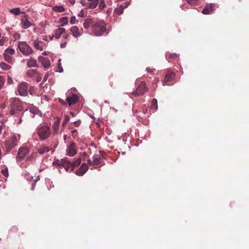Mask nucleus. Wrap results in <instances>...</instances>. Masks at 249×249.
<instances>
[{"instance_id": "nucleus-20", "label": "nucleus", "mask_w": 249, "mask_h": 249, "mask_svg": "<svg viewBox=\"0 0 249 249\" xmlns=\"http://www.w3.org/2000/svg\"><path fill=\"white\" fill-rule=\"evenodd\" d=\"M27 65L29 68L38 67L36 60V59H34L33 58H30L28 59Z\"/></svg>"}, {"instance_id": "nucleus-14", "label": "nucleus", "mask_w": 249, "mask_h": 249, "mask_svg": "<svg viewBox=\"0 0 249 249\" xmlns=\"http://www.w3.org/2000/svg\"><path fill=\"white\" fill-rule=\"evenodd\" d=\"M38 59L44 68L47 69L50 68L51 65L50 61L48 58L39 56L38 57Z\"/></svg>"}, {"instance_id": "nucleus-42", "label": "nucleus", "mask_w": 249, "mask_h": 249, "mask_svg": "<svg viewBox=\"0 0 249 249\" xmlns=\"http://www.w3.org/2000/svg\"><path fill=\"white\" fill-rule=\"evenodd\" d=\"M5 82V80L3 78L2 76L0 75V89L2 88L4 83Z\"/></svg>"}, {"instance_id": "nucleus-32", "label": "nucleus", "mask_w": 249, "mask_h": 249, "mask_svg": "<svg viewBox=\"0 0 249 249\" xmlns=\"http://www.w3.org/2000/svg\"><path fill=\"white\" fill-rule=\"evenodd\" d=\"M0 67L4 70H8L11 69V66L4 62L0 63Z\"/></svg>"}, {"instance_id": "nucleus-12", "label": "nucleus", "mask_w": 249, "mask_h": 249, "mask_svg": "<svg viewBox=\"0 0 249 249\" xmlns=\"http://www.w3.org/2000/svg\"><path fill=\"white\" fill-rule=\"evenodd\" d=\"M176 74L174 72L168 71L165 75V77L163 81V84H166L167 82H170L175 78Z\"/></svg>"}, {"instance_id": "nucleus-46", "label": "nucleus", "mask_w": 249, "mask_h": 249, "mask_svg": "<svg viewBox=\"0 0 249 249\" xmlns=\"http://www.w3.org/2000/svg\"><path fill=\"white\" fill-rule=\"evenodd\" d=\"M58 61H59V63H58V69L59 70V72H62L63 71V68H62V67L61 66V63H60V59H59Z\"/></svg>"}, {"instance_id": "nucleus-13", "label": "nucleus", "mask_w": 249, "mask_h": 249, "mask_svg": "<svg viewBox=\"0 0 249 249\" xmlns=\"http://www.w3.org/2000/svg\"><path fill=\"white\" fill-rule=\"evenodd\" d=\"M29 150L27 148L22 147L19 149L17 158L20 160H22L25 156L28 153Z\"/></svg>"}, {"instance_id": "nucleus-54", "label": "nucleus", "mask_w": 249, "mask_h": 249, "mask_svg": "<svg viewBox=\"0 0 249 249\" xmlns=\"http://www.w3.org/2000/svg\"><path fill=\"white\" fill-rule=\"evenodd\" d=\"M71 133H72V135L73 136V135L74 134L77 133V130L76 129H74V130H72L71 131Z\"/></svg>"}, {"instance_id": "nucleus-59", "label": "nucleus", "mask_w": 249, "mask_h": 249, "mask_svg": "<svg viewBox=\"0 0 249 249\" xmlns=\"http://www.w3.org/2000/svg\"><path fill=\"white\" fill-rule=\"evenodd\" d=\"M39 85H40V87L44 88V87H43V83H40Z\"/></svg>"}, {"instance_id": "nucleus-6", "label": "nucleus", "mask_w": 249, "mask_h": 249, "mask_svg": "<svg viewBox=\"0 0 249 249\" xmlns=\"http://www.w3.org/2000/svg\"><path fill=\"white\" fill-rule=\"evenodd\" d=\"M100 0H81L80 3L88 8H95L99 3Z\"/></svg>"}, {"instance_id": "nucleus-33", "label": "nucleus", "mask_w": 249, "mask_h": 249, "mask_svg": "<svg viewBox=\"0 0 249 249\" xmlns=\"http://www.w3.org/2000/svg\"><path fill=\"white\" fill-rule=\"evenodd\" d=\"M99 9L102 10L103 9H104L106 6L105 2L104 0H100V1H99Z\"/></svg>"}, {"instance_id": "nucleus-37", "label": "nucleus", "mask_w": 249, "mask_h": 249, "mask_svg": "<svg viewBox=\"0 0 249 249\" xmlns=\"http://www.w3.org/2000/svg\"><path fill=\"white\" fill-rule=\"evenodd\" d=\"M15 50L12 48H7L5 50V53L13 55L15 53Z\"/></svg>"}, {"instance_id": "nucleus-51", "label": "nucleus", "mask_w": 249, "mask_h": 249, "mask_svg": "<svg viewBox=\"0 0 249 249\" xmlns=\"http://www.w3.org/2000/svg\"><path fill=\"white\" fill-rule=\"evenodd\" d=\"M146 71L147 72H152L153 71V69L150 68H146Z\"/></svg>"}, {"instance_id": "nucleus-56", "label": "nucleus", "mask_w": 249, "mask_h": 249, "mask_svg": "<svg viewBox=\"0 0 249 249\" xmlns=\"http://www.w3.org/2000/svg\"><path fill=\"white\" fill-rule=\"evenodd\" d=\"M4 43V40H2V39L0 40V46H2V45H3Z\"/></svg>"}, {"instance_id": "nucleus-2", "label": "nucleus", "mask_w": 249, "mask_h": 249, "mask_svg": "<svg viewBox=\"0 0 249 249\" xmlns=\"http://www.w3.org/2000/svg\"><path fill=\"white\" fill-rule=\"evenodd\" d=\"M51 131L50 127L46 125L38 127L37 129V134L41 141L45 140L50 136Z\"/></svg>"}, {"instance_id": "nucleus-4", "label": "nucleus", "mask_w": 249, "mask_h": 249, "mask_svg": "<svg viewBox=\"0 0 249 249\" xmlns=\"http://www.w3.org/2000/svg\"><path fill=\"white\" fill-rule=\"evenodd\" d=\"M18 48L24 55L29 56L32 54L33 50L25 42H19Z\"/></svg>"}, {"instance_id": "nucleus-26", "label": "nucleus", "mask_w": 249, "mask_h": 249, "mask_svg": "<svg viewBox=\"0 0 249 249\" xmlns=\"http://www.w3.org/2000/svg\"><path fill=\"white\" fill-rule=\"evenodd\" d=\"M93 165H97L101 163V158L100 156L94 155L93 157Z\"/></svg>"}, {"instance_id": "nucleus-39", "label": "nucleus", "mask_w": 249, "mask_h": 249, "mask_svg": "<svg viewBox=\"0 0 249 249\" xmlns=\"http://www.w3.org/2000/svg\"><path fill=\"white\" fill-rule=\"evenodd\" d=\"M78 20L76 19V18L74 16L72 17L71 18L70 23L71 24H75L77 23Z\"/></svg>"}, {"instance_id": "nucleus-21", "label": "nucleus", "mask_w": 249, "mask_h": 249, "mask_svg": "<svg viewBox=\"0 0 249 249\" xmlns=\"http://www.w3.org/2000/svg\"><path fill=\"white\" fill-rule=\"evenodd\" d=\"M50 150V147L42 145L37 149V152L39 154H43L45 153L49 152Z\"/></svg>"}, {"instance_id": "nucleus-10", "label": "nucleus", "mask_w": 249, "mask_h": 249, "mask_svg": "<svg viewBox=\"0 0 249 249\" xmlns=\"http://www.w3.org/2000/svg\"><path fill=\"white\" fill-rule=\"evenodd\" d=\"M67 152L68 155L70 156H73L77 153L76 145L74 142H72L70 143L67 150Z\"/></svg>"}, {"instance_id": "nucleus-7", "label": "nucleus", "mask_w": 249, "mask_h": 249, "mask_svg": "<svg viewBox=\"0 0 249 249\" xmlns=\"http://www.w3.org/2000/svg\"><path fill=\"white\" fill-rule=\"evenodd\" d=\"M17 144V138L13 136L8 139H7L5 142V145L7 151H10L12 148Z\"/></svg>"}, {"instance_id": "nucleus-27", "label": "nucleus", "mask_w": 249, "mask_h": 249, "mask_svg": "<svg viewBox=\"0 0 249 249\" xmlns=\"http://www.w3.org/2000/svg\"><path fill=\"white\" fill-rule=\"evenodd\" d=\"M37 70L30 69L27 71V75L29 77H33L35 74H37Z\"/></svg>"}, {"instance_id": "nucleus-16", "label": "nucleus", "mask_w": 249, "mask_h": 249, "mask_svg": "<svg viewBox=\"0 0 249 249\" xmlns=\"http://www.w3.org/2000/svg\"><path fill=\"white\" fill-rule=\"evenodd\" d=\"M213 3H209L206 4L202 11V13L205 15L209 14L213 10Z\"/></svg>"}, {"instance_id": "nucleus-30", "label": "nucleus", "mask_w": 249, "mask_h": 249, "mask_svg": "<svg viewBox=\"0 0 249 249\" xmlns=\"http://www.w3.org/2000/svg\"><path fill=\"white\" fill-rule=\"evenodd\" d=\"M59 22L61 23V26H63L68 23V18L66 17L61 18Z\"/></svg>"}, {"instance_id": "nucleus-45", "label": "nucleus", "mask_w": 249, "mask_h": 249, "mask_svg": "<svg viewBox=\"0 0 249 249\" xmlns=\"http://www.w3.org/2000/svg\"><path fill=\"white\" fill-rule=\"evenodd\" d=\"M81 122L79 120L72 123V124H73L74 126L76 127H79L80 126V125L81 124Z\"/></svg>"}, {"instance_id": "nucleus-48", "label": "nucleus", "mask_w": 249, "mask_h": 249, "mask_svg": "<svg viewBox=\"0 0 249 249\" xmlns=\"http://www.w3.org/2000/svg\"><path fill=\"white\" fill-rule=\"evenodd\" d=\"M59 101L60 103V104L62 105H66V102L64 101L63 99L59 98Z\"/></svg>"}, {"instance_id": "nucleus-8", "label": "nucleus", "mask_w": 249, "mask_h": 249, "mask_svg": "<svg viewBox=\"0 0 249 249\" xmlns=\"http://www.w3.org/2000/svg\"><path fill=\"white\" fill-rule=\"evenodd\" d=\"M28 84L25 82L20 83L18 86V92L20 96L27 95Z\"/></svg>"}, {"instance_id": "nucleus-64", "label": "nucleus", "mask_w": 249, "mask_h": 249, "mask_svg": "<svg viewBox=\"0 0 249 249\" xmlns=\"http://www.w3.org/2000/svg\"><path fill=\"white\" fill-rule=\"evenodd\" d=\"M42 54H43V55H46V54H47V53H46L45 52H44V53H42Z\"/></svg>"}, {"instance_id": "nucleus-25", "label": "nucleus", "mask_w": 249, "mask_h": 249, "mask_svg": "<svg viewBox=\"0 0 249 249\" xmlns=\"http://www.w3.org/2000/svg\"><path fill=\"white\" fill-rule=\"evenodd\" d=\"M81 162V159L80 158H77L74 161L71 162V171L74 170V167L79 166Z\"/></svg>"}, {"instance_id": "nucleus-31", "label": "nucleus", "mask_w": 249, "mask_h": 249, "mask_svg": "<svg viewBox=\"0 0 249 249\" xmlns=\"http://www.w3.org/2000/svg\"><path fill=\"white\" fill-rule=\"evenodd\" d=\"M53 10L56 12H62L65 11V8L62 6H56L53 7Z\"/></svg>"}, {"instance_id": "nucleus-63", "label": "nucleus", "mask_w": 249, "mask_h": 249, "mask_svg": "<svg viewBox=\"0 0 249 249\" xmlns=\"http://www.w3.org/2000/svg\"><path fill=\"white\" fill-rule=\"evenodd\" d=\"M38 50H40L41 51H42L43 50V48L42 47H39V48Z\"/></svg>"}, {"instance_id": "nucleus-47", "label": "nucleus", "mask_w": 249, "mask_h": 249, "mask_svg": "<svg viewBox=\"0 0 249 249\" xmlns=\"http://www.w3.org/2000/svg\"><path fill=\"white\" fill-rule=\"evenodd\" d=\"M99 153H100V155L99 156H101L103 158H105L106 157V154L105 153V152H104L103 151H99Z\"/></svg>"}, {"instance_id": "nucleus-9", "label": "nucleus", "mask_w": 249, "mask_h": 249, "mask_svg": "<svg viewBox=\"0 0 249 249\" xmlns=\"http://www.w3.org/2000/svg\"><path fill=\"white\" fill-rule=\"evenodd\" d=\"M20 22L21 27L24 29H26L32 25L31 22L28 20V15H25L24 17L21 18Z\"/></svg>"}, {"instance_id": "nucleus-49", "label": "nucleus", "mask_w": 249, "mask_h": 249, "mask_svg": "<svg viewBox=\"0 0 249 249\" xmlns=\"http://www.w3.org/2000/svg\"><path fill=\"white\" fill-rule=\"evenodd\" d=\"M78 16L80 17H84V10H81L79 14H78Z\"/></svg>"}, {"instance_id": "nucleus-1", "label": "nucleus", "mask_w": 249, "mask_h": 249, "mask_svg": "<svg viewBox=\"0 0 249 249\" xmlns=\"http://www.w3.org/2000/svg\"><path fill=\"white\" fill-rule=\"evenodd\" d=\"M92 30L96 36H100L104 33L107 34V32L106 24L104 21L94 22L92 25Z\"/></svg>"}, {"instance_id": "nucleus-18", "label": "nucleus", "mask_w": 249, "mask_h": 249, "mask_svg": "<svg viewBox=\"0 0 249 249\" xmlns=\"http://www.w3.org/2000/svg\"><path fill=\"white\" fill-rule=\"evenodd\" d=\"M65 32L66 29L65 28H59L55 30V35L53 36H54L56 39H59L63 33H65Z\"/></svg>"}, {"instance_id": "nucleus-58", "label": "nucleus", "mask_w": 249, "mask_h": 249, "mask_svg": "<svg viewBox=\"0 0 249 249\" xmlns=\"http://www.w3.org/2000/svg\"><path fill=\"white\" fill-rule=\"evenodd\" d=\"M66 46V43H64V44H61V48H63V47H65Z\"/></svg>"}, {"instance_id": "nucleus-55", "label": "nucleus", "mask_w": 249, "mask_h": 249, "mask_svg": "<svg viewBox=\"0 0 249 249\" xmlns=\"http://www.w3.org/2000/svg\"><path fill=\"white\" fill-rule=\"evenodd\" d=\"M48 78V74H47V75H46L44 76V79H43V81H44V82L46 81L47 80Z\"/></svg>"}, {"instance_id": "nucleus-36", "label": "nucleus", "mask_w": 249, "mask_h": 249, "mask_svg": "<svg viewBox=\"0 0 249 249\" xmlns=\"http://www.w3.org/2000/svg\"><path fill=\"white\" fill-rule=\"evenodd\" d=\"M1 173L4 176H5V177L7 178L8 177V176H9L8 168H6L5 169H2L1 170Z\"/></svg>"}, {"instance_id": "nucleus-3", "label": "nucleus", "mask_w": 249, "mask_h": 249, "mask_svg": "<svg viewBox=\"0 0 249 249\" xmlns=\"http://www.w3.org/2000/svg\"><path fill=\"white\" fill-rule=\"evenodd\" d=\"M23 110V107L21 106L20 100L18 99L14 98L13 99L10 114L11 115L17 114L18 112Z\"/></svg>"}, {"instance_id": "nucleus-43", "label": "nucleus", "mask_w": 249, "mask_h": 249, "mask_svg": "<svg viewBox=\"0 0 249 249\" xmlns=\"http://www.w3.org/2000/svg\"><path fill=\"white\" fill-rule=\"evenodd\" d=\"M130 3L129 2H124L123 4L120 5V6L123 8V9L124 10L125 8H127L128 6L129 5Z\"/></svg>"}, {"instance_id": "nucleus-38", "label": "nucleus", "mask_w": 249, "mask_h": 249, "mask_svg": "<svg viewBox=\"0 0 249 249\" xmlns=\"http://www.w3.org/2000/svg\"><path fill=\"white\" fill-rule=\"evenodd\" d=\"M152 106L155 109L158 108L157 101L156 99H153L152 101Z\"/></svg>"}, {"instance_id": "nucleus-61", "label": "nucleus", "mask_w": 249, "mask_h": 249, "mask_svg": "<svg viewBox=\"0 0 249 249\" xmlns=\"http://www.w3.org/2000/svg\"><path fill=\"white\" fill-rule=\"evenodd\" d=\"M21 122V118L20 117V119H19V122H18V124H20Z\"/></svg>"}, {"instance_id": "nucleus-24", "label": "nucleus", "mask_w": 249, "mask_h": 249, "mask_svg": "<svg viewBox=\"0 0 249 249\" xmlns=\"http://www.w3.org/2000/svg\"><path fill=\"white\" fill-rule=\"evenodd\" d=\"M166 59L170 62L171 60H175L178 58V55L176 53H166Z\"/></svg>"}, {"instance_id": "nucleus-62", "label": "nucleus", "mask_w": 249, "mask_h": 249, "mask_svg": "<svg viewBox=\"0 0 249 249\" xmlns=\"http://www.w3.org/2000/svg\"><path fill=\"white\" fill-rule=\"evenodd\" d=\"M71 114L72 115V116H74V113L72 112H70Z\"/></svg>"}, {"instance_id": "nucleus-5", "label": "nucleus", "mask_w": 249, "mask_h": 249, "mask_svg": "<svg viewBox=\"0 0 249 249\" xmlns=\"http://www.w3.org/2000/svg\"><path fill=\"white\" fill-rule=\"evenodd\" d=\"M148 91V89L146 87V84L144 82H142L138 86L137 89L132 92V94L135 96H139L143 95L146 91Z\"/></svg>"}, {"instance_id": "nucleus-41", "label": "nucleus", "mask_w": 249, "mask_h": 249, "mask_svg": "<svg viewBox=\"0 0 249 249\" xmlns=\"http://www.w3.org/2000/svg\"><path fill=\"white\" fill-rule=\"evenodd\" d=\"M33 44H34V47L36 49H39V47H40V42L39 41L36 40L33 42Z\"/></svg>"}, {"instance_id": "nucleus-57", "label": "nucleus", "mask_w": 249, "mask_h": 249, "mask_svg": "<svg viewBox=\"0 0 249 249\" xmlns=\"http://www.w3.org/2000/svg\"><path fill=\"white\" fill-rule=\"evenodd\" d=\"M71 4H74L75 3V0H68Z\"/></svg>"}, {"instance_id": "nucleus-34", "label": "nucleus", "mask_w": 249, "mask_h": 249, "mask_svg": "<svg viewBox=\"0 0 249 249\" xmlns=\"http://www.w3.org/2000/svg\"><path fill=\"white\" fill-rule=\"evenodd\" d=\"M70 118L68 115H65L64 120L62 122V126L65 127L66 124L69 121Z\"/></svg>"}, {"instance_id": "nucleus-40", "label": "nucleus", "mask_w": 249, "mask_h": 249, "mask_svg": "<svg viewBox=\"0 0 249 249\" xmlns=\"http://www.w3.org/2000/svg\"><path fill=\"white\" fill-rule=\"evenodd\" d=\"M199 0H187V2L192 5H195L197 4Z\"/></svg>"}, {"instance_id": "nucleus-29", "label": "nucleus", "mask_w": 249, "mask_h": 249, "mask_svg": "<svg viewBox=\"0 0 249 249\" xmlns=\"http://www.w3.org/2000/svg\"><path fill=\"white\" fill-rule=\"evenodd\" d=\"M124 12L123 8H122L120 6L118 7H116L114 11V14L116 15H120L122 14Z\"/></svg>"}, {"instance_id": "nucleus-28", "label": "nucleus", "mask_w": 249, "mask_h": 249, "mask_svg": "<svg viewBox=\"0 0 249 249\" xmlns=\"http://www.w3.org/2000/svg\"><path fill=\"white\" fill-rule=\"evenodd\" d=\"M9 12L13 14H14L15 15H18L20 13H22L23 12H20V8H13L10 10Z\"/></svg>"}, {"instance_id": "nucleus-22", "label": "nucleus", "mask_w": 249, "mask_h": 249, "mask_svg": "<svg viewBox=\"0 0 249 249\" xmlns=\"http://www.w3.org/2000/svg\"><path fill=\"white\" fill-rule=\"evenodd\" d=\"M60 123V119L55 120L53 125V129L54 133H57L59 128V124Z\"/></svg>"}, {"instance_id": "nucleus-53", "label": "nucleus", "mask_w": 249, "mask_h": 249, "mask_svg": "<svg viewBox=\"0 0 249 249\" xmlns=\"http://www.w3.org/2000/svg\"><path fill=\"white\" fill-rule=\"evenodd\" d=\"M12 82V78L10 76H8V82L10 84V83H11Z\"/></svg>"}, {"instance_id": "nucleus-35", "label": "nucleus", "mask_w": 249, "mask_h": 249, "mask_svg": "<svg viewBox=\"0 0 249 249\" xmlns=\"http://www.w3.org/2000/svg\"><path fill=\"white\" fill-rule=\"evenodd\" d=\"M3 55L4 59L5 61H6L8 62H10L11 61L12 58L8 54L6 53H4Z\"/></svg>"}, {"instance_id": "nucleus-60", "label": "nucleus", "mask_w": 249, "mask_h": 249, "mask_svg": "<svg viewBox=\"0 0 249 249\" xmlns=\"http://www.w3.org/2000/svg\"><path fill=\"white\" fill-rule=\"evenodd\" d=\"M83 156L86 157L88 156V155L86 153L84 152L83 153Z\"/></svg>"}, {"instance_id": "nucleus-15", "label": "nucleus", "mask_w": 249, "mask_h": 249, "mask_svg": "<svg viewBox=\"0 0 249 249\" xmlns=\"http://www.w3.org/2000/svg\"><path fill=\"white\" fill-rule=\"evenodd\" d=\"M79 100V97L77 95L75 94H72L71 96L67 97L66 101L69 106H71L73 104L78 102Z\"/></svg>"}, {"instance_id": "nucleus-11", "label": "nucleus", "mask_w": 249, "mask_h": 249, "mask_svg": "<svg viewBox=\"0 0 249 249\" xmlns=\"http://www.w3.org/2000/svg\"><path fill=\"white\" fill-rule=\"evenodd\" d=\"M89 167L87 164L86 163H83L80 166V167L78 169L76 170L75 173L77 175L79 176H82L84 175V174L86 173Z\"/></svg>"}, {"instance_id": "nucleus-19", "label": "nucleus", "mask_w": 249, "mask_h": 249, "mask_svg": "<svg viewBox=\"0 0 249 249\" xmlns=\"http://www.w3.org/2000/svg\"><path fill=\"white\" fill-rule=\"evenodd\" d=\"M94 21L91 18H87L85 20L83 23V26L85 29H88L90 26L92 27Z\"/></svg>"}, {"instance_id": "nucleus-17", "label": "nucleus", "mask_w": 249, "mask_h": 249, "mask_svg": "<svg viewBox=\"0 0 249 249\" xmlns=\"http://www.w3.org/2000/svg\"><path fill=\"white\" fill-rule=\"evenodd\" d=\"M62 166H63L66 171H68L70 168L71 169V162L69 161L67 159H62Z\"/></svg>"}, {"instance_id": "nucleus-52", "label": "nucleus", "mask_w": 249, "mask_h": 249, "mask_svg": "<svg viewBox=\"0 0 249 249\" xmlns=\"http://www.w3.org/2000/svg\"><path fill=\"white\" fill-rule=\"evenodd\" d=\"M88 163L89 165H93V161H91L90 159L88 160Z\"/></svg>"}, {"instance_id": "nucleus-23", "label": "nucleus", "mask_w": 249, "mask_h": 249, "mask_svg": "<svg viewBox=\"0 0 249 249\" xmlns=\"http://www.w3.org/2000/svg\"><path fill=\"white\" fill-rule=\"evenodd\" d=\"M70 31L72 34V35L75 37H77L80 36V33L79 32V29L78 27L76 26H72L71 29Z\"/></svg>"}, {"instance_id": "nucleus-50", "label": "nucleus", "mask_w": 249, "mask_h": 249, "mask_svg": "<svg viewBox=\"0 0 249 249\" xmlns=\"http://www.w3.org/2000/svg\"><path fill=\"white\" fill-rule=\"evenodd\" d=\"M42 79V77L41 76L39 75L37 73V76L36 77V82H40Z\"/></svg>"}, {"instance_id": "nucleus-44", "label": "nucleus", "mask_w": 249, "mask_h": 249, "mask_svg": "<svg viewBox=\"0 0 249 249\" xmlns=\"http://www.w3.org/2000/svg\"><path fill=\"white\" fill-rule=\"evenodd\" d=\"M62 163V159H61L60 160H57L53 161V163L54 165H57L59 166H61Z\"/></svg>"}]
</instances>
